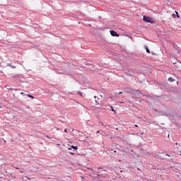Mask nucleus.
I'll return each instance as SVG.
<instances>
[{"instance_id":"1","label":"nucleus","mask_w":181,"mask_h":181,"mask_svg":"<svg viewBox=\"0 0 181 181\" xmlns=\"http://www.w3.org/2000/svg\"><path fill=\"white\" fill-rule=\"evenodd\" d=\"M143 20L144 22H147L148 23H153V19L151 17L144 16Z\"/></svg>"},{"instance_id":"2","label":"nucleus","mask_w":181,"mask_h":181,"mask_svg":"<svg viewBox=\"0 0 181 181\" xmlns=\"http://www.w3.org/2000/svg\"><path fill=\"white\" fill-rule=\"evenodd\" d=\"M110 35H112V36H116L117 37L119 36V34L117 33V32L114 30H110Z\"/></svg>"},{"instance_id":"3","label":"nucleus","mask_w":181,"mask_h":181,"mask_svg":"<svg viewBox=\"0 0 181 181\" xmlns=\"http://www.w3.org/2000/svg\"><path fill=\"white\" fill-rule=\"evenodd\" d=\"M95 105H101V102H98V100H95Z\"/></svg>"},{"instance_id":"4","label":"nucleus","mask_w":181,"mask_h":181,"mask_svg":"<svg viewBox=\"0 0 181 181\" xmlns=\"http://www.w3.org/2000/svg\"><path fill=\"white\" fill-rule=\"evenodd\" d=\"M71 148H72V149H74L75 151H77V149H78L77 146H71Z\"/></svg>"},{"instance_id":"5","label":"nucleus","mask_w":181,"mask_h":181,"mask_svg":"<svg viewBox=\"0 0 181 181\" xmlns=\"http://www.w3.org/2000/svg\"><path fill=\"white\" fill-rule=\"evenodd\" d=\"M168 81H170V83H173V79L172 78H169Z\"/></svg>"},{"instance_id":"6","label":"nucleus","mask_w":181,"mask_h":181,"mask_svg":"<svg viewBox=\"0 0 181 181\" xmlns=\"http://www.w3.org/2000/svg\"><path fill=\"white\" fill-rule=\"evenodd\" d=\"M146 50L148 53H151V51L149 50V49L148 48V47H146Z\"/></svg>"},{"instance_id":"7","label":"nucleus","mask_w":181,"mask_h":181,"mask_svg":"<svg viewBox=\"0 0 181 181\" xmlns=\"http://www.w3.org/2000/svg\"><path fill=\"white\" fill-rule=\"evenodd\" d=\"M28 95V97H29L30 98H33V99L35 98V97H33L32 95H29V94H28V95Z\"/></svg>"},{"instance_id":"8","label":"nucleus","mask_w":181,"mask_h":181,"mask_svg":"<svg viewBox=\"0 0 181 181\" xmlns=\"http://www.w3.org/2000/svg\"><path fill=\"white\" fill-rule=\"evenodd\" d=\"M111 110L113 112H115V110H114V107L112 106H111Z\"/></svg>"},{"instance_id":"9","label":"nucleus","mask_w":181,"mask_h":181,"mask_svg":"<svg viewBox=\"0 0 181 181\" xmlns=\"http://www.w3.org/2000/svg\"><path fill=\"white\" fill-rule=\"evenodd\" d=\"M78 93L79 94V95H83V93L81 92H78Z\"/></svg>"},{"instance_id":"10","label":"nucleus","mask_w":181,"mask_h":181,"mask_svg":"<svg viewBox=\"0 0 181 181\" xmlns=\"http://www.w3.org/2000/svg\"><path fill=\"white\" fill-rule=\"evenodd\" d=\"M175 13H176L177 16L179 17V13H177V11H175Z\"/></svg>"},{"instance_id":"11","label":"nucleus","mask_w":181,"mask_h":181,"mask_svg":"<svg viewBox=\"0 0 181 181\" xmlns=\"http://www.w3.org/2000/svg\"><path fill=\"white\" fill-rule=\"evenodd\" d=\"M64 132H66V134H67V129H64Z\"/></svg>"},{"instance_id":"12","label":"nucleus","mask_w":181,"mask_h":181,"mask_svg":"<svg viewBox=\"0 0 181 181\" xmlns=\"http://www.w3.org/2000/svg\"><path fill=\"white\" fill-rule=\"evenodd\" d=\"M173 18H176V15L173 14Z\"/></svg>"},{"instance_id":"13","label":"nucleus","mask_w":181,"mask_h":181,"mask_svg":"<svg viewBox=\"0 0 181 181\" xmlns=\"http://www.w3.org/2000/svg\"><path fill=\"white\" fill-rule=\"evenodd\" d=\"M27 179H28V180H30V177H25Z\"/></svg>"},{"instance_id":"14","label":"nucleus","mask_w":181,"mask_h":181,"mask_svg":"<svg viewBox=\"0 0 181 181\" xmlns=\"http://www.w3.org/2000/svg\"><path fill=\"white\" fill-rule=\"evenodd\" d=\"M119 95L122 94V91L119 92Z\"/></svg>"},{"instance_id":"15","label":"nucleus","mask_w":181,"mask_h":181,"mask_svg":"<svg viewBox=\"0 0 181 181\" xmlns=\"http://www.w3.org/2000/svg\"><path fill=\"white\" fill-rule=\"evenodd\" d=\"M21 95H23L24 93H23V92H21Z\"/></svg>"},{"instance_id":"16","label":"nucleus","mask_w":181,"mask_h":181,"mask_svg":"<svg viewBox=\"0 0 181 181\" xmlns=\"http://www.w3.org/2000/svg\"><path fill=\"white\" fill-rule=\"evenodd\" d=\"M100 98H103V95H100Z\"/></svg>"},{"instance_id":"17","label":"nucleus","mask_w":181,"mask_h":181,"mask_svg":"<svg viewBox=\"0 0 181 181\" xmlns=\"http://www.w3.org/2000/svg\"><path fill=\"white\" fill-rule=\"evenodd\" d=\"M114 153H117V151H114Z\"/></svg>"},{"instance_id":"18","label":"nucleus","mask_w":181,"mask_h":181,"mask_svg":"<svg viewBox=\"0 0 181 181\" xmlns=\"http://www.w3.org/2000/svg\"><path fill=\"white\" fill-rule=\"evenodd\" d=\"M71 153V155H74V153Z\"/></svg>"},{"instance_id":"19","label":"nucleus","mask_w":181,"mask_h":181,"mask_svg":"<svg viewBox=\"0 0 181 181\" xmlns=\"http://www.w3.org/2000/svg\"><path fill=\"white\" fill-rule=\"evenodd\" d=\"M20 173H23V171H20Z\"/></svg>"},{"instance_id":"20","label":"nucleus","mask_w":181,"mask_h":181,"mask_svg":"<svg viewBox=\"0 0 181 181\" xmlns=\"http://www.w3.org/2000/svg\"><path fill=\"white\" fill-rule=\"evenodd\" d=\"M134 127H138V125L135 124V125H134Z\"/></svg>"},{"instance_id":"21","label":"nucleus","mask_w":181,"mask_h":181,"mask_svg":"<svg viewBox=\"0 0 181 181\" xmlns=\"http://www.w3.org/2000/svg\"><path fill=\"white\" fill-rule=\"evenodd\" d=\"M94 98H97V96H94Z\"/></svg>"},{"instance_id":"22","label":"nucleus","mask_w":181,"mask_h":181,"mask_svg":"<svg viewBox=\"0 0 181 181\" xmlns=\"http://www.w3.org/2000/svg\"><path fill=\"white\" fill-rule=\"evenodd\" d=\"M98 132H100V131H98V132H97V134H98Z\"/></svg>"},{"instance_id":"23","label":"nucleus","mask_w":181,"mask_h":181,"mask_svg":"<svg viewBox=\"0 0 181 181\" xmlns=\"http://www.w3.org/2000/svg\"><path fill=\"white\" fill-rule=\"evenodd\" d=\"M71 148H69V151H71Z\"/></svg>"},{"instance_id":"24","label":"nucleus","mask_w":181,"mask_h":181,"mask_svg":"<svg viewBox=\"0 0 181 181\" xmlns=\"http://www.w3.org/2000/svg\"><path fill=\"white\" fill-rule=\"evenodd\" d=\"M120 173H122V170H120Z\"/></svg>"},{"instance_id":"25","label":"nucleus","mask_w":181,"mask_h":181,"mask_svg":"<svg viewBox=\"0 0 181 181\" xmlns=\"http://www.w3.org/2000/svg\"><path fill=\"white\" fill-rule=\"evenodd\" d=\"M82 179H84V177H81Z\"/></svg>"},{"instance_id":"26","label":"nucleus","mask_w":181,"mask_h":181,"mask_svg":"<svg viewBox=\"0 0 181 181\" xmlns=\"http://www.w3.org/2000/svg\"><path fill=\"white\" fill-rule=\"evenodd\" d=\"M16 169H19V168H16Z\"/></svg>"},{"instance_id":"27","label":"nucleus","mask_w":181,"mask_h":181,"mask_svg":"<svg viewBox=\"0 0 181 181\" xmlns=\"http://www.w3.org/2000/svg\"><path fill=\"white\" fill-rule=\"evenodd\" d=\"M0 108H2V107H1V105H0Z\"/></svg>"},{"instance_id":"28","label":"nucleus","mask_w":181,"mask_h":181,"mask_svg":"<svg viewBox=\"0 0 181 181\" xmlns=\"http://www.w3.org/2000/svg\"><path fill=\"white\" fill-rule=\"evenodd\" d=\"M167 156H169V155H167Z\"/></svg>"}]
</instances>
